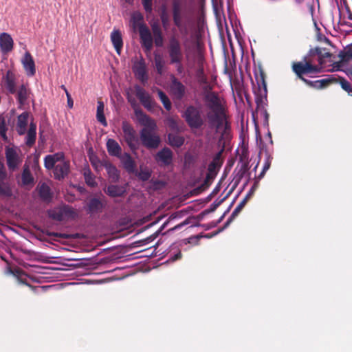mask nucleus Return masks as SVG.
Listing matches in <instances>:
<instances>
[{
    "instance_id": "28",
    "label": "nucleus",
    "mask_w": 352,
    "mask_h": 352,
    "mask_svg": "<svg viewBox=\"0 0 352 352\" xmlns=\"http://www.w3.org/2000/svg\"><path fill=\"white\" fill-rule=\"evenodd\" d=\"M38 195L40 198L45 201L50 202L52 199V193L50 186L43 183L38 186Z\"/></svg>"
},
{
    "instance_id": "57",
    "label": "nucleus",
    "mask_w": 352,
    "mask_h": 352,
    "mask_svg": "<svg viewBox=\"0 0 352 352\" xmlns=\"http://www.w3.org/2000/svg\"><path fill=\"white\" fill-rule=\"evenodd\" d=\"M180 256H181V252L179 251L177 254H175L174 255V257L172 258V260L175 261V260L178 259L179 258H180Z\"/></svg>"
},
{
    "instance_id": "53",
    "label": "nucleus",
    "mask_w": 352,
    "mask_h": 352,
    "mask_svg": "<svg viewBox=\"0 0 352 352\" xmlns=\"http://www.w3.org/2000/svg\"><path fill=\"white\" fill-rule=\"evenodd\" d=\"M158 232L159 231H157L156 232H155L153 234L151 235L150 236L146 238L144 241V243L147 244V243H151V241H153L158 235Z\"/></svg>"
},
{
    "instance_id": "58",
    "label": "nucleus",
    "mask_w": 352,
    "mask_h": 352,
    "mask_svg": "<svg viewBox=\"0 0 352 352\" xmlns=\"http://www.w3.org/2000/svg\"><path fill=\"white\" fill-rule=\"evenodd\" d=\"M226 212H225L223 214V215H222V216L219 219V220H218V221H217V223H220V222L223 220V219L224 218V217H225V215H226Z\"/></svg>"
},
{
    "instance_id": "21",
    "label": "nucleus",
    "mask_w": 352,
    "mask_h": 352,
    "mask_svg": "<svg viewBox=\"0 0 352 352\" xmlns=\"http://www.w3.org/2000/svg\"><path fill=\"white\" fill-rule=\"evenodd\" d=\"M111 41L117 54L120 55L123 47L122 36L120 30H113L111 34Z\"/></svg>"
},
{
    "instance_id": "10",
    "label": "nucleus",
    "mask_w": 352,
    "mask_h": 352,
    "mask_svg": "<svg viewBox=\"0 0 352 352\" xmlns=\"http://www.w3.org/2000/svg\"><path fill=\"white\" fill-rule=\"evenodd\" d=\"M122 129L124 133V140L129 147L132 151L136 150L138 148L137 144L138 139L136 135V132L133 126L126 121H123L122 124Z\"/></svg>"
},
{
    "instance_id": "63",
    "label": "nucleus",
    "mask_w": 352,
    "mask_h": 352,
    "mask_svg": "<svg viewBox=\"0 0 352 352\" xmlns=\"http://www.w3.org/2000/svg\"><path fill=\"white\" fill-rule=\"evenodd\" d=\"M1 135H2V137H3V138H6V133H5V132H4V133H1Z\"/></svg>"
},
{
    "instance_id": "43",
    "label": "nucleus",
    "mask_w": 352,
    "mask_h": 352,
    "mask_svg": "<svg viewBox=\"0 0 352 352\" xmlns=\"http://www.w3.org/2000/svg\"><path fill=\"white\" fill-rule=\"evenodd\" d=\"M160 19L162 23V25L164 28H166L169 23V16L165 6H163L160 12Z\"/></svg>"
},
{
    "instance_id": "5",
    "label": "nucleus",
    "mask_w": 352,
    "mask_h": 352,
    "mask_svg": "<svg viewBox=\"0 0 352 352\" xmlns=\"http://www.w3.org/2000/svg\"><path fill=\"white\" fill-rule=\"evenodd\" d=\"M143 16L139 12H135L131 15V23L133 28H138L142 46L146 51L150 52L153 47V38L148 28L144 23Z\"/></svg>"
},
{
    "instance_id": "47",
    "label": "nucleus",
    "mask_w": 352,
    "mask_h": 352,
    "mask_svg": "<svg viewBox=\"0 0 352 352\" xmlns=\"http://www.w3.org/2000/svg\"><path fill=\"white\" fill-rule=\"evenodd\" d=\"M272 159L270 156H267L264 162L263 166V172H266L270 167Z\"/></svg>"
},
{
    "instance_id": "41",
    "label": "nucleus",
    "mask_w": 352,
    "mask_h": 352,
    "mask_svg": "<svg viewBox=\"0 0 352 352\" xmlns=\"http://www.w3.org/2000/svg\"><path fill=\"white\" fill-rule=\"evenodd\" d=\"M221 153H219L208 164V170L210 174L216 173L217 168L219 166V156Z\"/></svg>"
},
{
    "instance_id": "36",
    "label": "nucleus",
    "mask_w": 352,
    "mask_h": 352,
    "mask_svg": "<svg viewBox=\"0 0 352 352\" xmlns=\"http://www.w3.org/2000/svg\"><path fill=\"white\" fill-rule=\"evenodd\" d=\"M104 103L102 101L98 102L96 118L99 122L104 126H107V122L104 113Z\"/></svg>"
},
{
    "instance_id": "38",
    "label": "nucleus",
    "mask_w": 352,
    "mask_h": 352,
    "mask_svg": "<svg viewBox=\"0 0 352 352\" xmlns=\"http://www.w3.org/2000/svg\"><path fill=\"white\" fill-rule=\"evenodd\" d=\"M155 65L158 74L162 75L164 72L165 62L160 54H155L154 57Z\"/></svg>"
},
{
    "instance_id": "4",
    "label": "nucleus",
    "mask_w": 352,
    "mask_h": 352,
    "mask_svg": "<svg viewBox=\"0 0 352 352\" xmlns=\"http://www.w3.org/2000/svg\"><path fill=\"white\" fill-rule=\"evenodd\" d=\"M321 57L314 56L311 59L307 60L305 57L303 61L294 63L292 69L294 72L303 81L307 82L302 76L304 74H318L322 71Z\"/></svg>"
},
{
    "instance_id": "48",
    "label": "nucleus",
    "mask_w": 352,
    "mask_h": 352,
    "mask_svg": "<svg viewBox=\"0 0 352 352\" xmlns=\"http://www.w3.org/2000/svg\"><path fill=\"white\" fill-rule=\"evenodd\" d=\"M182 63V61H179V63H170V65H174L175 66L176 71H177V74H182L184 72V67H183Z\"/></svg>"
},
{
    "instance_id": "52",
    "label": "nucleus",
    "mask_w": 352,
    "mask_h": 352,
    "mask_svg": "<svg viewBox=\"0 0 352 352\" xmlns=\"http://www.w3.org/2000/svg\"><path fill=\"white\" fill-rule=\"evenodd\" d=\"M257 83L259 87L262 85L265 91H267V86L263 76H261L260 78H257Z\"/></svg>"
},
{
    "instance_id": "27",
    "label": "nucleus",
    "mask_w": 352,
    "mask_h": 352,
    "mask_svg": "<svg viewBox=\"0 0 352 352\" xmlns=\"http://www.w3.org/2000/svg\"><path fill=\"white\" fill-rule=\"evenodd\" d=\"M28 117L29 114L28 112H23L18 116L16 130L19 135H23L25 133Z\"/></svg>"
},
{
    "instance_id": "51",
    "label": "nucleus",
    "mask_w": 352,
    "mask_h": 352,
    "mask_svg": "<svg viewBox=\"0 0 352 352\" xmlns=\"http://www.w3.org/2000/svg\"><path fill=\"white\" fill-rule=\"evenodd\" d=\"M7 174L3 163L0 160V178H6Z\"/></svg>"
},
{
    "instance_id": "17",
    "label": "nucleus",
    "mask_w": 352,
    "mask_h": 352,
    "mask_svg": "<svg viewBox=\"0 0 352 352\" xmlns=\"http://www.w3.org/2000/svg\"><path fill=\"white\" fill-rule=\"evenodd\" d=\"M21 63L27 76H33L36 74L34 60L29 52L24 54L21 59Z\"/></svg>"
},
{
    "instance_id": "26",
    "label": "nucleus",
    "mask_w": 352,
    "mask_h": 352,
    "mask_svg": "<svg viewBox=\"0 0 352 352\" xmlns=\"http://www.w3.org/2000/svg\"><path fill=\"white\" fill-rule=\"evenodd\" d=\"M13 195L12 188L6 178H0V197L10 198Z\"/></svg>"
},
{
    "instance_id": "34",
    "label": "nucleus",
    "mask_w": 352,
    "mask_h": 352,
    "mask_svg": "<svg viewBox=\"0 0 352 352\" xmlns=\"http://www.w3.org/2000/svg\"><path fill=\"white\" fill-rule=\"evenodd\" d=\"M124 192V190L122 186L118 185H110L107 187L106 193L110 197H120Z\"/></svg>"
},
{
    "instance_id": "64",
    "label": "nucleus",
    "mask_w": 352,
    "mask_h": 352,
    "mask_svg": "<svg viewBox=\"0 0 352 352\" xmlns=\"http://www.w3.org/2000/svg\"><path fill=\"white\" fill-rule=\"evenodd\" d=\"M186 57H187V58H188V57H189V53H188V52H187V54H186Z\"/></svg>"
},
{
    "instance_id": "1",
    "label": "nucleus",
    "mask_w": 352,
    "mask_h": 352,
    "mask_svg": "<svg viewBox=\"0 0 352 352\" xmlns=\"http://www.w3.org/2000/svg\"><path fill=\"white\" fill-rule=\"evenodd\" d=\"M204 106L207 109L206 118L210 128L217 131L227 123L226 109L217 92L206 91L203 96Z\"/></svg>"
},
{
    "instance_id": "31",
    "label": "nucleus",
    "mask_w": 352,
    "mask_h": 352,
    "mask_svg": "<svg viewBox=\"0 0 352 352\" xmlns=\"http://www.w3.org/2000/svg\"><path fill=\"white\" fill-rule=\"evenodd\" d=\"M168 140L170 145L177 148L182 146L185 141L184 137L174 133L168 134Z\"/></svg>"
},
{
    "instance_id": "14",
    "label": "nucleus",
    "mask_w": 352,
    "mask_h": 352,
    "mask_svg": "<svg viewBox=\"0 0 352 352\" xmlns=\"http://www.w3.org/2000/svg\"><path fill=\"white\" fill-rule=\"evenodd\" d=\"M133 72L135 76L144 85L148 81V76L146 72V66L145 61L141 58L139 61L134 63L133 66Z\"/></svg>"
},
{
    "instance_id": "2",
    "label": "nucleus",
    "mask_w": 352,
    "mask_h": 352,
    "mask_svg": "<svg viewBox=\"0 0 352 352\" xmlns=\"http://www.w3.org/2000/svg\"><path fill=\"white\" fill-rule=\"evenodd\" d=\"M134 112L138 122L145 126L140 132V138L142 144L148 148H157L160 139L159 136L152 132V130L156 127L155 121L139 108L134 107Z\"/></svg>"
},
{
    "instance_id": "12",
    "label": "nucleus",
    "mask_w": 352,
    "mask_h": 352,
    "mask_svg": "<svg viewBox=\"0 0 352 352\" xmlns=\"http://www.w3.org/2000/svg\"><path fill=\"white\" fill-rule=\"evenodd\" d=\"M6 158L8 169L11 171L17 169L22 162L21 157L19 156L17 151L14 148L6 147Z\"/></svg>"
},
{
    "instance_id": "24",
    "label": "nucleus",
    "mask_w": 352,
    "mask_h": 352,
    "mask_svg": "<svg viewBox=\"0 0 352 352\" xmlns=\"http://www.w3.org/2000/svg\"><path fill=\"white\" fill-rule=\"evenodd\" d=\"M107 149L109 154L111 156L119 158L122 155V148L113 139H108L107 142Z\"/></svg>"
},
{
    "instance_id": "7",
    "label": "nucleus",
    "mask_w": 352,
    "mask_h": 352,
    "mask_svg": "<svg viewBox=\"0 0 352 352\" xmlns=\"http://www.w3.org/2000/svg\"><path fill=\"white\" fill-rule=\"evenodd\" d=\"M167 52L170 63H179L183 60L184 53L180 41L175 36H171L167 45Z\"/></svg>"
},
{
    "instance_id": "56",
    "label": "nucleus",
    "mask_w": 352,
    "mask_h": 352,
    "mask_svg": "<svg viewBox=\"0 0 352 352\" xmlns=\"http://www.w3.org/2000/svg\"><path fill=\"white\" fill-rule=\"evenodd\" d=\"M164 183L160 181L153 182V186L155 188H159L160 186H163Z\"/></svg>"
},
{
    "instance_id": "15",
    "label": "nucleus",
    "mask_w": 352,
    "mask_h": 352,
    "mask_svg": "<svg viewBox=\"0 0 352 352\" xmlns=\"http://www.w3.org/2000/svg\"><path fill=\"white\" fill-rule=\"evenodd\" d=\"M2 83L8 93L14 94L16 92V78L12 70H8L2 78Z\"/></svg>"
},
{
    "instance_id": "9",
    "label": "nucleus",
    "mask_w": 352,
    "mask_h": 352,
    "mask_svg": "<svg viewBox=\"0 0 352 352\" xmlns=\"http://www.w3.org/2000/svg\"><path fill=\"white\" fill-rule=\"evenodd\" d=\"M14 277L19 284H24L29 286L32 290L35 293H41L47 291V289L52 287L50 286H32L30 285V280L32 278L29 277L25 273L20 270H15L12 272Z\"/></svg>"
},
{
    "instance_id": "13",
    "label": "nucleus",
    "mask_w": 352,
    "mask_h": 352,
    "mask_svg": "<svg viewBox=\"0 0 352 352\" xmlns=\"http://www.w3.org/2000/svg\"><path fill=\"white\" fill-rule=\"evenodd\" d=\"M172 14L175 25L181 30L184 14V6L181 0H172Z\"/></svg>"
},
{
    "instance_id": "54",
    "label": "nucleus",
    "mask_w": 352,
    "mask_h": 352,
    "mask_svg": "<svg viewBox=\"0 0 352 352\" xmlns=\"http://www.w3.org/2000/svg\"><path fill=\"white\" fill-rule=\"evenodd\" d=\"M218 206V204H215V203H213L211 206H210V209H207V210H205L204 211L202 212V214H207L208 213H210V212H213L215 210V209L217 208V207Z\"/></svg>"
},
{
    "instance_id": "11",
    "label": "nucleus",
    "mask_w": 352,
    "mask_h": 352,
    "mask_svg": "<svg viewBox=\"0 0 352 352\" xmlns=\"http://www.w3.org/2000/svg\"><path fill=\"white\" fill-rule=\"evenodd\" d=\"M192 61L195 63L198 69L196 71V77L198 82L201 84L208 82L207 78L204 74V64L205 61L204 56L200 50H197L192 57Z\"/></svg>"
},
{
    "instance_id": "18",
    "label": "nucleus",
    "mask_w": 352,
    "mask_h": 352,
    "mask_svg": "<svg viewBox=\"0 0 352 352\" xmlns=\"http://www.w3.org/2000/svg\"><path fill=\"white\" fill-rule=\"evenodd\" d=\"M155 160L162 165H170L173 161V152L168 148H164L157 152Z\"/></svg>"
},
{
    "instance_id": "3",
    "label": "nucleus",
    "mask_w": 352,
    "mask_h": 352,
    "mask_svg": "<svg viewBox=\"0 0 352 352\" xmlns=\"http://www.w3.org/2000/svg\"><path fill=\"white\" fill-rule=\"evenodd\" d=\"M44 166L47 170L53 169L54 177L57 180L63 179L69 172V162L65 160L63 152L46 155Z\"/></svg>"
},
{
    "instance_id": "49",
    "label": "nucleus",
    "mask_w": 352,
    "mask_h": 352,
    "mask_svg": "<svg viewBox=\"0 0 352 352\" xmlns=\"http://www.w3.org/2000/svg\"><path fill=\"white\" fill-rule=\"evenodd\" d=\"M176 219V216H174L172 214L170 216V217L162 225L160 228V230H163L164 228H166L169 223H170L173 221H174Z\"/></svg>"
},
{
    "instance_id": "22",
    "label": "nucleus",
    "mask_w": 352,
    "mask_h": 352,
    "mask_svg": "<svg viewBox=\"0 0 352 352\" xmlns=\"http://www.w3.org/2000/svg\"><path fill=\"white\" fill-rule=\"evenodd\" d=\"M124 169L129 173H133L135 170V163L130 154L124 153L119 157Z\"/></svg>"
},
{
    "instance_id": "40",
    "label": "nucleus",
    "mask_w": 352,
    "mask_h": 352,
    "mask_svg": "<svg viewBox=\"0 0 352 352\" xmlns=\"http://www.w3.org/2000/svg\"><path fill=\"white\" fill-rule=\"evenodd\" d=\"M84 177L85 182L88 186L91 187H94L97 186V182H96L95 177L93 175L89 169L84 171Z\"/></svg>"
},
{
    "instance_id": "30",
    "label": "nucleus",
    "mask_w": 352,
    "mask_h": 352,
    "mask_svg": "<svg viewBox=\"0 0 352 352\" xmlns=\"http://www.w3.org/2000/svg\"><path fill=\"white\" fill-rule=\"evenodd\" d=\"M16 93L19 103L21 105L24 104L26 102L29 96V90L28 89L27 87L23 84L21 85Z\"/></svg>"
},
{
    "instance_id": "20",
    "label": "nucleus",
    "mask_w": 352,
    "mask_h": 352,
    "mask_svg": "<svg viewBox=\"0 0 352 352\" xmlns=\"http://www.w3.org/2000/svg\"><path fill=\"white\" fill-rule=\"evenodd\" d=\"M173 94L177 98L182 99L185 94V86L175 77H173L170 86Z\"/></svg>"
},
{
    "instance_id": "19",
    "label": "nucleus",
    "mask_w": 352,
    "mask_h": 352,
    "mask_svg": "<svg viewBox=\"0 0 352 352\" xmlns=\"http://www.w3.org/2000/svg\"><path fill=\"white\" fill-rule=\"evenodd\" d=\"M14 41L11 36L6 32L0 34V49L3 53H8L12 50Z\"/></svg>"
},
{
    "instance_id": "60",
    "label": "nucleus",
    "mask_w": 352,
    "mask_h": 352,
    "mask_svg": "<svg viewBox=\"0 0 352 352\" xmlns=\"http://www.w3.org/2000/svg\"><path fill=\"white\" fill-rule=\"evenodd\" d=\"M265 172H263V170H262L261 173L258 175V178H262L263 175H265Z\"/></svg>"
},
{
    "instance_id": "45",
    "label": "nucleus",
    "mask_w": 352,
    "mask_h": 352,
    "mask_svg": "<svg viewBox=\"0 0 352 352\" xmlns=\"http://www.w3.org/2000/svg\"><path fill=\"white\" fill-rule=\"evenodd\" d=\"M152 1L153 0H142L143 7L146 12L150 13L152 12Z\"/></svg>"
},
{
    "instance_id": "55",
    "label": "nucleus",
    "mask_w": 352,
    "mask_h": 352,
    "mask_svg": "<svg viewBox=\"0 0 352 352\" xmlns=\"http://www.w3.org/2000/svg\"><path fill=\"white\" fill-rule=\"evenodd\" d=\"M67 105L69 108L73 107L74 102L69 92H67Z\"/></svg>"
},
{
    "instance_id": "33",
    "label": "nucleus",
    "mask_w": 352,
    "mask_h": 352,
    "mask_svg": "<svg viewBox=\"0 0 352 352\" xmlns=\"http://www.w3.org/2000/svg\"><path fill=\"white\" fill-rule=\"evenodd\" d=\"M21 179L22 184L24 186L33 184L34 183V177L32 175L29 166L26 164L23 167Z\"/></svg>"
},
{
    "instance_id": "37",
    "label": "nucleus",
    "mask_w": 352,
    "mask_h": 352,
    "mask_svg": "<svg viewBox=\"0 0 352 352\" xmlns=\"http://www.w3.org/2000/svg\"><path fill=\"white\" fill-rule=\"evenodd\" d=\"M247 201V197L244 198L235 208V209L232 212L230 217L228 219L227 221L225 223V227H227L232 221L239 214L242 208L245 206Z\"/></svg>"
},
{
    "instance_id": "32",
    "label": "nucleus",
    "mask_w": 352,
    "mask_h": 352,
    "mask_svg": "<svg viewBox=\"0 0 352 352\" xmlns=\"http://www.w3.org/2000/svg\"><path fill=\"white\" fill-rule=\"evenodd\" d=\"M152 30L154 35V41L157 47H162L163 45V36L162 30L157 24L152 25Z\"/></svg>"
},
{
    "instance_id": "8",
    "label": "nucleus",
    "mask_w": 352,
    "mask_h": 352,
    "mask_svg": "<svg viewBox=\"0 0 352 352\" xmlns=\"http://www.w3.org/2000/svg\"><path fill=\"white\" fill-rule=\"evenodd\" d=\"M48 214L50 218L58 221L74 219L77 216L75 210L67 205L56 207L50 210Z\"/></svg>"
},
{
    "instance_id": "59",
    "label": "nucleus",
    "mask_w": 352,
    "mask_h": 352,
    "mask_svg": "<svg viewBox=\"0 0 352 352\" xmlns=\"http://www.w3.org/2000/svg\"><path fill=\"white\" fill-rule=\"evenodd\" d=\"M50 235L51 236H60L61 234H58L56 232H52V233H50Z\"/></svg>"
},
{
    "instance_id": "42",
    "label": "nucleus",
    "mask_w": 352,
    "mask_h": 352,
    "mask_svg": "<svg viewBox=\"0 0 352 352\" xmlns=\"http://www.w3.org/2000/svg\"><path fill=\"white\" fill-rule=\"evenodd\" d=\"M151 176V171L148 168H141L138 173V178L144 182L148 181Z\"/></svg>"
},
{
    "instance_id": "29",
    "label": "nucleus",
    "mask_w": 352,
    "mask_h": 352,
    "mask_svg": "<svg viewBox=\"0 0 352 352\" xmlns=\"http://www.w3.org/2000/svg\"><path fill=\"white\" fill-rule=\"evenodd\" d=\"M36 126L34 123H31L30 125V128L28 131L27 135L25 138V144L28 146H32L36 140Z\"/></svg>"
},
{
    "instance_id": "46",
    "label": "nucleus",
    "mask_w": 352,
    "mask_h": 352,
    "mask_svg": "<svg viewBox=\"0 0 352 352\" xmlns=\"http://www.w3.org/2000/svg\"><path fill=\"white\" fill-rule=\"evenodd\" d=\"M187 224H188V221L187 220L186 221H184L183 222L177 224V225H175L173 227L170 228L168 231L170 232H173V231H175V230H179L181 229L182 227H184V226H186Z\"/></svg>"
},
{
    "instance_id": "61",
    "label": "nucleus",
    "mask_w": 352,
    "mask_h": 352,
    "mask_svg": "<svg viewBox=\"0 0 352 352\" xmlns=\"http://www.w3.org/2000/svg\"><path fill=\"white\" fill-rule=\"evenodd\" d=\"M60 87L62 89H63L65 91V94H67V92H68V91H67V88L65 87V86L63 85L60 86Z\"/></svg>"
},
{
    "instance_id": "23",
    "label": "nucleus",
    "mask_w": 352,
    "mask_h": 352,
    "mask_svg": "<svg viewBox=\"0 0 352 352\" xmlns=\"http://www.w3.org/2000/svg\"><path fill=\"white\" fill-rule=\"evenodd\" d=\"M336 80H337V78L336 77V75L331 74V75H328L325 78L320 79V80H317L312 81V82L307 80V82H306L311 85V86H313L315 88L322 89L323 87H327L329 83L336 81Z\"/></svg>"
},
{
    "instance_id": "50",
    "label": "nucleus",
    "mask_w": 352,
    "mask_h": 352,
    "mask_svg": "<svg viewBox=\"0 0 352 352\" xmlns=\"http://www.w3.org/2000/svg\"><path fill=\"white\" fill-rule=\"evenodd\" d=\"M346 56L349 58L352 59V51L347 52ZM346 74L350 78H352V66L346 69Z\"/></svg>"
},
{
    "instance_id": "39",
    "label": "nucleus",
    "mask_w": 352,
    "mask_h": 352,
    "mask_svg": "<svg viewBox=\"0 0 352 352\" xmlns=\"http://www.w3.org/2000/svg\"><path fill=\"white\" fill-rule=\"evenodd\" d=\"M157 91L158 96H159L161 102H162L164 108L166 110L169 111L172 107V104H171V102H170L168 97L161 89H157Z\"/></svg>"
},
{
    "instance_id": "16",
    "label": "nucleus",
    "mask_w": 352,
    "mask_h": 352,
    "mask_svg": "<svg viewBox=\"0 0 352 352\" xmlns=\"http://www.w3.org/2000/svg\"><path fill=\"white\" fill-rule=\"evenodd\" d=\"M135 95L142 103V104L148 110H151L154 107V102L151 96L143 88L136 85L135 87Z\"/></svg>"
},
{
    "instance_id": "35",
    "label": "nucleus",
    "mask_w": 352,
    "mask_h": 352,
    "mask_svg": "<svg viewBox=\"0 0 352 352\" xmlns=\"http://www.w3.org/2000/svg\"><path fill=\"white\" fill-rule=\"evenodd\" d=\"M105 169L107 170V173L109 175V177L113 180V181H118L120 177V173L117 168L113 165L111 163H107L104 165Z\"/></svg>"
},
{
    "instance_id": "6",
    "label": "nucleus",
    "mask_w": 352,
    "mask_h": 352,
    "mask_svg": "<svg viewBox=\"0 0 352 352\" xmlns=\"http://www.w3.org/2000/svg\"><path fill=\"white\" fill-rule=\"evenodd\" d=\"M182 116L192 131L201 129L205 123V119L202 116L201 109L194 105L188 106L182 113Z\"/></svg>"
},
{
    "instance_id": "62",
    "label": "nucleus",
    "mask_w": 352,
    "mask_h": 352,
    "mask_svg": "<svg viewBox=\"0 0 352 352\" xmlns=\"http://www.w3.org/2000/svg\"><path fill=\"white\" fill-rule=\"evenodd\" d=\"M125 1H126L127 3H129V4H130V5H132V4L133 3L134 0H125Z\"/></svg>"
},
{
    "instance_id": "25",
    "label": "nucleus",
    "mask_w": 352,
    "mask_h": 352,
    "mask_svg": "<svg viewBox=\"0 0 352 352\" xmlns=\"http://www.w3.org/2000/svg\"><path fill=\"white\" fill-rule=\"evenodd\" d=\"M104 207L102 201L97 198H92L89 200L87 206V211L90 214L100 212Z\"/></svg>"
},
{
    "instance_id": "44",
    "label": "nucleus",
    "mask_w": 352,
    "mask_h": 352,
    "mask_svg": "<svg viewBox=\"0 0 352 352\" xmlns=\"http://www.w3.org/2000/svg\"><path fill=\"white\" fill-rule=\"evenodd\" d=\"M340 85L341 87L348 93L352 91V86L351 83L344 78H340Z\"/></svg>"
}]
</instances>
